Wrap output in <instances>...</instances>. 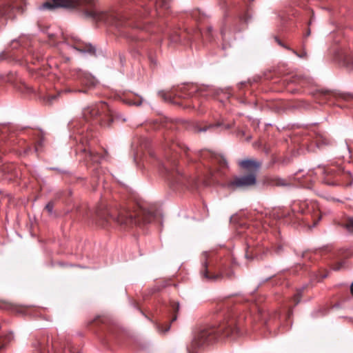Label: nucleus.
<instances>
[{
    "mask_svg": "<svg viewBox=\"0 0 353 353\" xmlns=\"http://www.w3.org/2000/svg\"><path fill=\"white\" fill-rule=\"evenodd\" d=\"M129 104H134V105H140L141 104V101H139L136 103H131V102H129Z\"/></svg>",
    "mask_w": 353,
    "mask_h": 353,
    "instance_id": "5701e85b",
    "label": "nucleus"
},
{
    "mask_svg": "<svg viewBox=\"0 0 353 353\" xmlns=\"http://www.w3.org/2000/svg\"><path fill=\"white\" fill-rule=\"evenodd\" d=\"M219 125L218 124H216V125H210L208 126H205V127H203V128H199V132H205L207 131L208 129H211V128H214L216 127H217Z\"/></svg>",
    "mask_w": 353,
    "mask_h": 353,
    "instance_id": "6ab92c4d",
    "label": "nucleus"
},
{
    "mask_svg": "<svg viewBox=\"0 0 353 353\" xmlns=\"http://www.w3.org/2000/svg\"><path fill=\"white\" fill-rule=\"evenodd\" d=\"M310 34V31L308 32H307V36H308Z\"/></svg>",
    "mask_w": 353,
    "mask_h": 353,
    "instance_id": "c9c22d12",
    "label": "nucleus"
},
{
    "mask_svg": "<svg viewBox=\"0 0 353 353\" xmlns=\"http://www.w3.org/2000/svg\"><path fill=\"white\" fill-rule=\"evenodd\" d=\"M0 308L5 309V310H9L14 312L21 314H27L29 312V310H30V307L27 306H18L15 305L12 303H8V302H1L0 303Z\"/></svg>",
    "mask_w": 353,
    "mask_h": 353,
    "instance_id": "1a4fd4ad",
    "label": "nucleus"
},
{
    "mask_svg": "<svg viewBox=\"0 0 353 353\" xmlns=\"http://www.w3.org/2000/svg\"><path fill=\"white\" fill-rule=\"evenodd\" d=\"M159 95L163 99L164 101H168L169 99L167 98L166 94L164 91H160L159 92Z\"/></svg>",
    "mask_w": 353,
    "mask_h": 353,
    "instance_id": "412c9836",
    "label": "nucleus"
},
{
    "mask_svg": "<svg viewBox=\"0 0 353 353\" xmlns=\"http://www.w3.org/2000/svg\"><path fill=\"white\" fill-rule=\"evenodd\" d=\"M201 276L206 279L208 281H216L221 278H222V274H212L210 275L209 274V272L208 270V263L207 261H204L202 264V269L201 270Z\"/></svg>",
    "mask_w": 353,
    "mask_h": 353,
    "instance_id": "9b49d317",
    "label": "nucleus"
},
{
    "mask_svg": "<svg viewBox=\"0 0 353 353\" xmlns=\"http://www.w3.org/2000/svg\"><path fill=\"white\" fill-rule=\"evenodd\" d=\"M300 300H301V296H300L299 293H297L296 294L294 295V296L293 298L294 304L297 305L300 302Z\"/></svg>",
    "mask_w": 353,
    "mask_h": 353,
    "instance_id": "aec40b11",
    "label": "nucleus"
},
{
    "mask_svg": "<svg viewBox=\"0 0 353 353\" xmlns=\"http://www.w3.org/2000/svg\"><path fill=\"white\" fill-rule=\"evenodd\" d=\"M239 165L243 169L249 172V173H255L259 170L261 163L252 159L242 160L239 162Z\"/></svg>",
    "mask_w": 353,
    "mask_h": 353,
    "instance_id": "6e6552de",
    "label": "nucleus"
},
{
    "mask_svg": "<svg viewBox=\"0 0 353 353\" xmlns=\"http://www.w3.org/2000/svg\"><path fill=\"white\" fill-rule=\"evenodd\" d=\"M239 332H194L192 346L200 347L220 341H232L235 340Z\"/></svg>",
    "mask_w": 353,
    "mask_h": 353,
    "instance_id": "7ed1b4c3",
    "label": "nucleus"
},
{
    "mask_svg": "<svg viewBox=\"0 0 353 353\" xmlns=\"http://www.w3.org/2000/svg\"><path fill=\"white\" fill-rule=\"evenodd\" d=\"M46 210L48 211V212L50 214H52L53 213V209H54V203L52 201L48 202L46 205Z\"/></svg>",
    "mask_w": 353,
    "mask_h": 353,
    "instance_id": "f3484780",
    "label": "nucleus"
},
{
    "mask_svg": "<svg viewBox=\"0 0 353 353\" xmlns=\"http://www.w3.org/2000/svg\"><path fill=\"white\" fill-rule=\"evenodd\" d=\"M73 49L81 54L94 56L96 54V48L90 43H86L83 41H77L72 46Z\"/></svg>",
    "mask_w": 353,
    "mask_h": 353,
    "instance_id": "0eeeda50",
    "label": "nucleus"
},
{
    "mask_svg": "<svg viewBox=\"0 0 353 353\" xmlns=\"http://www.w3.org/2000/svg\"><path fill=\"white\" fill-rule=\"evenodd\" d=\"M256 183L255 173H249L243 176H235L227 183V188L231 190L245 189L253 186Z\"/></svg>",
    "mask_w": 353,
    "mask_h": 353,
    "instance_id": "39448f33",
    "label": "nucleus"
},
{
    "mask_svg": "<svg viewBox=\"0 0 353 353\" xmlns=\"http://www.w3.org/2000/svg\"><path fill=\"white\" fill-rule=\"evenodd\" d=\"M109 107L105 102L91 105L83 110V117L87 121L94 119L97 116L101 114H105L108 111Z\"/></svg>",
    "mask_w": 353,
    "mask_h": 353,
    "instance_id": "423d86ee",
    "label": "nucleus"
},
{
    "mask_svg": "<svg viewBox=\"0 0 353 353\" xmlns=\"http://www.w3.org/2000/svg\"><path fill=\"white\" fill-rule=\"evenodd\" d=\"M143 9H144L145 12H147V14H150V12H149V10H148V8H144Z\"/></svg>",
    "mask_w": 353,
    "mask_h": 353,
    "instance_id": "bb28decb",
    "label": "nucleus"
},
{
    "mask_svg": "<svg viewBox=\"0 0 353 353\" xmlns=\"http://www.w3.org/2000/svg\"><path fill=\"white\" fill-rule=\"evenodd\" d=\"M107 320H108V318L106 316L99 315V316H96V318H94V319L93 320V322H95V323L100 322L102 323H105L107 321Z\"/></svg>",
    "mask_w": 353,
    "mask_h": 353,
    "instance_id": "dca6fc26",
    "label": "nucleus"
},
{
    "mask_svg": "<svg viewBox=\"0 0 353 353\" xmlns=\"http://www.w3.org/2000/svg\"><path fill=\"white\" fill-rule=\"evenodd\" d=\"M81 83H82L83 84L88 85V83L86 82V81H85V79H82V80H81Z\"/></svg>",
    "mask_w": 353,
    "mask_h": 353,
    "instance_id": "cd10ccee",
    "label": "nucleus"
},
{
    "mask_svg": "<svg viewBox=\"0 0 353 353\" xmlns=\"http://www.w3.org/2000/svg\"><path fill=\"white\" fill-rule=\"evenodd\" d=\"M273 185L276 186H288L290 183L285 179L276 178L273 181Z\"/></svg>",
    "mask_w": 353,
    "mask_h": 353,
    "instance_id": "2eb2a0df",
    "label": "nucleus"
},
{
    "mask_svg": "<svg viewBox=\"0 0 353 353\" xmlns=\"http://www.w3.org/2000/svg\"><path fill=\"white\" fill-rule=\"evenodd\" d=\"M82 152L85 154V161L86 162H91L92 163H99V156L98 154L84 149Z\"/></svg>",
    "mask_w": 353,
    "mask_h": 353,
    "instance_id": "ddd939ff",
    "label": "nucleus"
},
{
    "mask_svg": "<svg viewBox=\"0 0 353 353\" xmlns=\"http://www.w3.org/2000/svg\"><path fill=\"white\" fill-rule=\"evenodd\" d=\"M24 6V0H6L0 4V18H13L16 12H23Z\"/></svg>",
    "mask_w": 353,
    "mask_h": 353,
    "instance_id": "20e7f679",
    "label": "nucleus"
},
{
    "mask_svg": "<svg viewBox=\"0 0 353 353\" xmlns=\"http://www.w3.org/2000/svg\"><path fill=\"white\" fill-rule=\"evenodd\" d=\"M236 321L234 319L224 321L221 323L219 325V331H235V330H239V328L236 327Z\"/></svg>",
    "mask_w": 353,
    "mask_h": 353,
    "instance_id": "9d476101",
    "label": "nucleus"
},
{
    "mask_svg": "<svg viewBox=\"0 0 353 353\" xmlns=\"http://www.w3.org/2000/svg\"><path fill=\"white\" fill-rule=\"evenodd\" d=\"M278 43L279 45L283 46L281 41H278Z\"/></svg>",
    "mask_w": 353,
    "mask_h": 353,
    "instance_id": "7c9ffc66",
    "label": "nucleus"
},
{
    "mask_svg": "<svg viewBox=\"0 0 353 353\" xmlns=\"http://www.w3.org/2000/svg\"><path fill=\"white\" fill-rule=\"evenodd\" d=\"M211 328H216L215 325H213Z\"/></svg>",
    "mask_w": 353,
    "mask_h": 353,
    "instance_id": "72a5a7b5",
    "label": "nucleus"
},
{
    "mask_svg": "<svg viewBox=\"0 0 353 353\" xmlns=\"http://www.w3.org/2000/svg\"><path fill=\"white\" fill-rule=\"evenodd\" d=\"M157 7H161L164 9L170 8L169 0H156L154 2ZM152 5L154 3H152Z\"/></svg>",
    "mask_w": 353,
    "mask_h": 353,
    "instance_id": "4468645a",
    "label": "nucleus"
},
{
    "mask_svg": "<svg viewBox=\"0 0 353 353\" xmlns=\"http://www.w3.org/2000/svg\"><path fill=\"white\" fill-rule=\"evenodd\" d=\"M108 120H109V123H108V125H110V122L112 121V118H109Z\"/></svg>",
    "mask_w": 353,
    "mask_h": 353,
    "instance_id": "c85d7f7f",
    "label": "nucleus"
},
{
    "mask_svg": "<svg viewBox=\"0 0 353 353\" xmlns=\"http://www.w3.org/2000/svg\"><path fill=\"white\" fill-rule=\"evenodd\" d=\"M55 99V96H52V97H51V100H52V99Z\"/></svg>",
    "mask_w": 353,
    "mask_h": 353,
    "instance_id": "c756f323",
    "label": "nucleus"
},
{
    "mask_svg": "<svg viewBox=\"0 0 353 353\" xmlns=\"http://www.w3.org/2000/svg\"><path fill=\"white\" fill-rule=\"evenodd\" d=\"M55 348L54 353H80L79 350L71 343H68L63 350L59 349L56 344H53Z\"/></svg>",
    "mask_w": 353,
    "mask_h": 353,
    "instance_id": "f8f14e48",
    "label": "nucleus"
},
{
    "mask_svg": "<svg viewBox=\"0 0 353 353\" xmlns=\"http://www.w3.org/2000/svg\"><path fill=\"white\" fill-rule=\"evenodd\" d=\"M120 61H121V63H123V62L125 61V58L123 56L120 55Z\"/></svg>",
    "mask_w": 353,
    "mask_h": 353,
    "instance_id": "a878e982",
    "label": "nucleus"
},
{
    "mask_svg": "<svg viewBox=\"0 0 353 353\" xmlns=\"http://www.w3.org/2000/svg\"><path fill=\"white\" fill-rule=\"evenodd\" d=\"M109 216L119 224L125 226L146 224L150 223L154 218V213L147 210L143 207L138 208L133 212L125 208H121L117 216L110 214Z\"/></svg>",
    "mask_w": 353,
    "mask_h": 353,
    "instance_id": "f03ea898",
    "label": "nucleus"
},
{
    "mask_svg": "<svg viewBox=\"0 0 353 353\" xmlns=\"http://www.w3.org/2000/svg\"><path fill=\"white\" fill-rule=\"evenodd\" d=\"M292 52L296 54L297 57L300 58H306L307 57V52L305 51H303L301 53H298L296 50H292Z\"/></svg>",
    "mask_w": 353,
    "mask_h": 353,
    "instance_id": "a211bd4d",
    "label": "nucleus"
},
{
    "mask_svg": "<svg viewBox=\"0 0 353 353\" xmlns=\"http://www.w3.org/2000/svg\"><path fill=\"white\" fill-rule=\"evenodd\" d=\"M350 294L352 295V296L353 297V282L352 283L351 285H350Z\"/></svg>",
    "mask_w": 353,
    "mask_h": 353,
    "instance_id": "393cba45",
    "label": "nucleus"
},
{
    "mask_svg": "<svg viewBox=\"0 0 353 353\" xmlns=\"http://www.w3.org/2000/svg\"><path fill=\"white\" fill-rule=\"evenodd\" d=\"M173 309L174 310V312H177L179 310V303H174L172 305Z\"/></svg>",
    "mask_w": 353,
    "mask_h": 353,
    "instance_id": "4be33fe9",
    "label": "nucleus"
},
{
    "mask_svg": "<svg viewBox=\"0 0 353 353\" xmlns=\"http://www.w3.org/2000/svg\"><path fill=\"white\" fill-rule=\"evenodd\" d=\"M42 8L76 9L81 12L85 18L92 19L95 21H103L117 28H124L125 30L122 31L121 34L132 41L144 39L143 36L136 34L137 31H141L140 33L149 31L148 27L143 26L137 19H129L119 13L101 11L97 6V0H52L44 3Z\"/></svg>",
    "mask_w": 353,
    "mask_h": 353,
    "instance_id": "f257e3e1",
    "label": "nucleus"
},
{
    "mask_svg": "<svg viewBox=\"0 0 353 353\" xmlns=\"http://www.w3.org/2000/svg\"><path fill=\"white\" fill-rule=\"evenodd\" d=\"M267 252H268V250H266V252H264V254H266Z\"/></svg>",
    "mask_w": 353,
    "mask_h": 353,
    "instance_id": "473e14b6",
    "label": "nucleus"
},
{
    "mask_svg": "<svg viewBox=\"0 0 353 353\" xmlns=\"http://www.w3.org/2000/svg\"><path fill=\"white\" fill-rule=\"evenodd\" d=\"M221 164H222L223 165H225V166H226V165H227V161H226V160H225V159H221Z\"/></svg>",
    "mask_w": 353,
    "mask_h": 353,
    "instance_id": "b1692460",
    "label": "nucleus"
},
{
    "mask_svg": "<svg viewBox=\"0 0 353 353\" xmlns=\"http://www.w3.org/2000/svg\"><path fill=\"white\" fill-rule=\"evenodd\" d=\"M98 216H99V217H101V218H102V215H101V214H100L99 213H98Z\"/></svg>",
    "mask_w": 353,
    "mask_h": 353,
    "instance_id": "2f4dec72",
    "label": "nucleus"
},
{
    "mask_svg": "<svg viewBox=\"0 0 353 353\" xmlns=\"http://www.w3.org/2000/svg\"><path fill=\"white\" fill-rule=\"evenodd\" d=\"M2 347V344L0 343V349Z\"/></svg>",
    "mask_w": 353,
    "mask_h": 353,
    "instance_id": "f704fd0d",
    "label": "nucleus"
}]
</instances>
